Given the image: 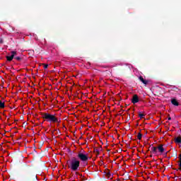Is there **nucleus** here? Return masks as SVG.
Returning a JSON list of instances; mask_svg holds the SVG:
<instances>
[{
    "label": "nucleus",
    "instance_id": "39448f33",
    "mask_svg": "<svg viewBox=\"0 0 181 181\" xmlns=\"http://www.w3.org/2000/svg\"><path fill=\"white\" fill-rule=\"evenodd\" d=\"M132 103L133 104H136V103H139V98L138 97V95L135 94L133 95Z\"/></svg>",
    "mask_w": 181,
    "mask_h": 181
},
{
    "label": "nucleus",
    "instance_id": "1a4fd4ad",
    "mask_svg": "<svg viewBox=\"0 0 181 181\" xmlns=\"http://www.w3.org/2000/svg\"><path fill=\"white\" fill-rule=\"evenodd\" d=\"M175 144H181V136H179L175 139Z\"/></svg>",
    "mask_w": 181,
    "mask_h": 181
},
{
    "label": "nucleus",
    "instance_id": "ddd939ff",
    "mask_svg": "<svg viewBox=\"0 0 181 181\" xmlns=\"http://www.w3.org/2000/svg\"><path fill=\"white\" fill-rule=\"evenodd\" d=\"M14 59H15V60H17L18 62H21V60H22V58L21 57H16V55Z\"/></svg>",
    "mask_w": 181,
    "mask_h": 181
},
{
    "label": "nucleus",
    "instance_id": "f257e3e1",
    "mask_svg": "<svg viewBox=\"0 0 181 181\" xmlns=\"http://www.w3.org/2000/svg\"><path fill=\"white\" fill-rule=\"evenodd\" d=\"M42 118L44 119V121H47V122H50L52 124L57 123L60 124L61 119H58L57 117H56V115H52L49 112H42L41 113Z\"/></svg>",
    "mask_w": 181,
    "mask_h": 181
},
{
    "label": "nucleus",
    "instance_id": "6ab92c4d",
    "mask_svg": "<svg viewBox=\"0 0 181 181\" xmlns=\"http://www.w3.org/2000/svg\"><path fill=\"white\" fill-rule=\"evenodd\" d=\"M174 156H175V157L177 156V153H175Z\"/></svg>",
    "mask_w": 181,
    "mask_h": 181
},
{
    "label": "nucleus",
    "instance_id": "0eeeda50",
    "mask_svg": "<svg viewBox=\"0 0 181 181\" xmlns=\"http://www.w3.org/2000/svg\"><path fill=\"white\" fill-rule=\"evenodd\" d=\"M157 149H158V152H160V153H163V152H165V148L162 144L157 147Z\"/></svg>",
    "mask_w": 181,
    "mask_h": 181
},
{
    "label": "nucleus",
    "instance_id": "2eb2a0df",
    "mask_svg": "<svg viewBox=\"0 0 181 181\" xmlns=\"http://www.w3.org/2000/svg\"><path fill=\"white\" fill-rule=\"evenodd\" d=\"M43 66H44V69H47V67H49V65L46 64H43Z\"/></svg>",
    "mask_w": 181,
    "mask_h": 181
},
{
    "label": "nucleus",
    "instance_id": "20e7f679",
    "mask_svg": "<svg viewBox=\"0 0 181 181\" xmlns=\"http://www.w3.org/2000/svg\"><path fill=\"white\" fill-rule=\"evenodd\" d=\"M11 54L10 56L6 57V59H7L8 62H12L13 59H15V57L18 56V52L16 51H11Z\"/></svg>",
    "mask_w": 181,
    "mask_h": 181
},
{
    "label": "nucleus",
    "instance_id": "6e6552de",
    "mask_svg": "<svg viewBox=\"0 0 181 181\" xmlns=\"http://www.w3.org/2000/svg\"><path fill=\"white\" fill-rule=\"evenodd\" d=\"M139 79L140 80V81H141V83H143V84H148V81L145 80L142 76H140L139 77Z\"/></svg>",
    "mask_w": 181,
    "mask_h": 181
},
{
    "label": "nucleus",
    "instance_id": "5701e85b",
    "mask_svg": "<svg viewBox=\"0 0 181 181\" xmlns=\"http://www.w3.org/2000/svg\"><path fill=\"white\" fill-rule=\"evenodd\" d=\"M150 158H152V155L150 156Z\"/></svg>",
    "mask_w": 181,
    "mask_h": 181
},
{
    "label": "nucleus",
    "instance_id": "f3484780",
    "mask_svg": "<svg viewBox=\"0 0 181 181\" xmlns=\"http://www.w3.org/2000/svg\"><path fill=\"white\" fill-rule=\"evenodd\" d=\"M25 181H32V180L30 178H26Z\"/></svg>",
    "mask_w": 181,
    "mask_h": 181
},
{
    "label": "nucleus",
    "instance_id": "a211bd4d",
    "mask_svg": "<svg viewBox=\"0 0 181 181\" xmlns=\"http://www.w3.org/2000/svg\"><path fill=\"white\" fill-rule=\"evenodd\" d=\"M172 119V117H168V121H170Z\"/></svg>",
    "mask_w": 181,
    "mask_h": 181
},
{
    "label": "nucleus",
    "instance_id": "9d476101",
    "mask_svg": "<svg viewBox=\"0 0 181 181\" xmlns=\"http://www.w3.org/2000/svg\"><path fill=\"white\" fill-rule=\"evenodd\" d=\"M151 153H156V152H158V147H151Z\"/></svg>",
    "mask_w": 181,
    "mask_h": 181
},
{
    "label": "nucleus",
    "instance_id": "f8f14e48",
    "mask_svg": "<svg viewBox=\"0 0 181 181\" xmlns=\"http://www.w3.org/2000/svg\"><path fill=\"white\" fill-rule=\"evenodd\" d=\"M137 139L141 141V139H142V134H141V132H139L137 135Z\"/></svg>",
    "mask_w": 181,
    "mask_h": 181
},
{
    "label": "nucleus",
    "instance_id": "f03ea898",
    "mask_svg": "<svg viewBox=\"0 0 181 181\" xmlns=\"http://www.w3.org/2000/svg\"><path fill=\"white\" fill-rule=\"evenodd\" d=\"M68 168L71 169L74 172H77V170H78V168H80V160H77L76 158H73L70 161Z\"/></svg>",
    "mask_w": 181,
    "mask_h": 181
},
{
    "label": "nucleus",
    "instance_id": "4be33fe9",
    "mask_svg": "<svg viewBox=\"0 0 181 181\" xmlns=\"http://www.w3.org/2000/svg\"><path fill=\"white\" fill-rule=\"evenodd\" d=\"M35 177V179H37V176H35V177Z\"/></svg>",
    "mask_w": 181,
    "mask_h": 181
},
{
    "label": "nucleus",
    "instance_id": "dca6fc26",
    "mask_svg": "<svg viewBox=\"0 0 181 181\" xmlns=\"http://www.w3.org/2000/svg\"><path fill=\"white\" fill-rule=\"evenodd\" d=\"M4 43V40L2 38H0V45H2Z\"/></svg>",
    "mask_w": 181,
    "mask_h": 181
},
{
    "label": "nucleus",
    "instance_id": "aec40b11",
    "mask_svg": "<svg viewBox=\"0 0 181 181\" xmlns=\"http://www.w3.org/2000/svg\"><path fill=\"white\" fill-rule=\"evenodd\" d=\"M174 156H175V157L177 156V153H175Z\"/></svg>",
    "mask_w": 181,
    "mask_h": 181
},
{
    "label": "nucleus",
    "instance_id": "412c9836",
    "mask_svg": "<svg viewBox=\"0 0 181 181\" xmlns=\"http://www.w3.org/2000/svg\"><path fill=\"white\" fill-rule=\"evenodd\" d=\"M95 151H96V152L98 153V149H96Z\"/></svg>",
    "mask_w": 181,
    "mask_h": 181
},
{
    "label": "nucleus",
    "instance_id": "9b49d317",
    "mask_svg": "<svg viewBox=\"0 0 181 181\" xmlns=\"http://www.w3.org/2000/svg\"><path fill=\"white\" fill-rule=\"evenodd\" d=\"M0 108H5V103L0 101Z\"/></svg>",
    "mask_w": 181,
    "mask_h": 181
},
{
    "label": "nucleus",
    "instance_id": "423d86ee",
    "mask_svg": "<svg viewBox=\"0 0 181 181\" xmlns=\"http://www.w3.org/2000/svg\"><path fill=\"white\" fill-rule=\"evenodd\" d=\"M171 104H173V105H175V107L179 106V102H177V100H176V98H173L171 100Z\"/></svg>",
    "mask_w": 181,
    "mask_h": 181
},
{
    "label": "nucleus",
    "instance_id": "7ed1b4c3",
    "mask_svg": "<svg viewBox=\"0 0 181 181\" xmlns=\"http://www.w3.org/2000/svg\"><path fill=\"white\" fill-rule=\"evenodd\" d=\"M77 157L82 162H87V160H88V154H84L83 153H79L78 154Z\"/></svg>",
    "mask_w": 181,
    "mask_h": 181
},
{
    "label": "nucleus",
    "instance_id": "4468645a",
    "mask_svg": "<svg viewBox=\"0 0 181 181\" xmlns=\"http://www.w3.org/2000/svg\"><path fill=\"white\" fill-rule=\"evenodd\" d=\"M139 118L142 119V118H144V117H145V115H144V114L139 112Z\"/></svg>",
    "mask_w": 181,
    "mask_h": 181
}]
</instances>
